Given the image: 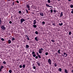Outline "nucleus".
Masks as SVG:
<instances>
[{
  "mask_svg": "<svg viewBox=\"0 0 73 73\" xmlns=\"http://www.w3.org/2000/svg\"><path fill=\"white\" fill-rule=\"evenodd\" d=\"M1 28L3 30H5L6 29V28H5V27H4V26L3 25L1 26Z\"/></svg>",
  "mask_w": 73,
  "mask_h": 73,
  "instance_id": "nucleus-3",
  "label": "nucleus"
},
{
  "mask_svg": "<svg viewBox=\"0 0 73 73\" xmlns=\"http://www.w3.org/2000/svg\"><path fill=\"white\" fill-rule=\"evenodd\" d=\"M66 53L65 52H64V55H66Z\"/></svg>",
  "mask_w": 73,
  "mask_h": 73,
  "instance_id": "nucleus-47",
  "label": "nucleus"
},
{
  "mask_svg": "<svg viewBox=\"0 0 73 73\" xmlns=\"http://www.w3.org/2000/svg\"><path fill=\"white\" fill-rule=\"evenodd\" d=\"M25 65L24 64H23V68H25Z\"/></svg>",
  "mask_w": 73,
  "mask_h": 73,
  "instance_id": "nucleus-26",
  "label": "nucleus"
},
{
  "mask_svg": "<svg viewBox=\"0 0 73 73\" xmlns=\"http://www.w3.org/2000/svg\"><path fill=\"white\" fill-rule=\"evenodd\" d=\"M33 22H34L33 24H34V25L36 23V21L35 20L33 21Z\"/></svg>",
  "mask_w": 73,
  "mask_h": 73,
  "instance_id": "nucleus-8",
  "label": "nucleus"
},
{
  "mask_svg": "<svg viewBox=\"0 0 73 73\" xmlns=\"http://www.w3.org/2000/svg\"><path fill=\"white\" fill-rule=\"evenodd\" d=\"M1 18H0V24H1Z\"/></svg>",
  "mask_w": 73,
  "mask_h": 73,
  "instance_id": "nucleus-31",
  "label": "nucleus"
},
{
  "mask_svg": "<svg viewBox=\"0 0 73 73\" xmlns=\"http://www.w3.org/2000/svg\"><path fill=\"white\" fill-rule=\"evenodd\" d=\"M71 13L72 14H73V11H71Z\"/></svg>",
  "mask_w": 73,
  "mask_h": 73,
  "instance_id": "nucleus-51",
  "label": "nucleus"
},
{
  "mask_svg": "<svg viewBox=\"0 0 73 73\" xmlns=\"http://www.w3.org/2000/svg\"><path fill=\"white\" fill-rule=\"evenodd\" d=\"M60 50H58V52L59 53V54H61V53H60Z\"/></svg>",
  "mask_w": 73,
  "mask_h": 73,
  "instance_id": "nucleus-16",
  "label": "nucleus"
},
{
  "mask_svg": "<svg viewBox=\"0 0 73 73\" xmlns=\"http://www.w3.org/2000/svg\"><path fill=\"white\" fill-rule=\"evenodd\" d=\"M67 56V54L66 53V56H64V55H63V56H64V57H66Z\"/></svg>",
  "mask_w": 73,
  "mask_h": 73,
  "instance_id": "nucleus-37",
  "label": "nucleus"
},
{
  "mask_svg": "<svg viewBox=\"0 0 73 73\" xmlns=\"http://www.w3.org/2000/svg\"><path fill=\"white\" fill-rule=\"evenodd\" d=\"M63 23H61V24L60 23H59L58 24V25H60V26H62L63 25Z\"/></svg>",
  "mask_w": 73,
  "mask_h": 73,
  "instance_id": "nucleus-15",
  "label": "nucleus"
},
{
  "mask_svg": "<svg viewBox=\"0 0 73 73\" xmlns=\"http://www.w3.org/2000/svg\"><path fill=\"white\" fill-rule=\"evenodd\" d=\"M38 57L39 58H40V59L41 58V56H40V55H38Z\"/></svg>",
  "mask_w": 73,
  "mask_h": 73,
  "instance_id": "nucleus-24",
  "label": "nucleus"
},
{
  "mask_svg": "<svg viewBox=\"0 0 73 73\" xmlns=\"http://www.w3.org/2000/svg\"><path fill=\"white\" fill-rule=\"evenodd\" d=\"M9 73H11L12 72V71L11 70H9Z\"/></svg>",
  "mask_w": 73,
  "mask_h": 73,
  "instance_id": "nucleus-25",
  "label": "nucleus"
},
{
  "mask_svg": "<svg viewBox=\"0 0 73 73\" xmlns=\"http://www.w3.org/2000/svg\"><path fill=\"white\" fill-rule=\"evenodd\" d=\"M4 68V67L3 66V65H1V68H0V72H1L2 71V70H3V68Z\"/></svg>",
  "mask_w": 73,
  "mask_h": 73,
  "instance_id": "nucleus-5",
  "label": "nucleus"
},
{
  "mask_svg": "<svg viewBox=\"0 0 73 73\" xmlns=\"http://www.w3.org/2000/svg\"><path fill=\"white\" fill-rule=\"evenodd\" d=\"M26 6L28 8H30V7L29 6V5L27 4L26 5Z\"/></svg>",
  "mask_w": 73,
  "mask_h": 73,
  "instance_id": "nucleus-12",
  "label": "nucleus"
},
{
  "mask_svg": "<svg viewBox=\"0 0 73 73\" xmlns=\"http://www.w3.org/2000/svg\"><path fill=\"white\" fill-rule=\"evenodd\" d=\"M35 40H36V41H38V40L37 39V37H35Z\"/></svg>",
  "mask_w": 73,
  "mask_h": 73,
  "instance_id": "nucleus-21",
  "label": "nucleus"
},
{
  "mask_svg": "<svg viewBox=\"0 0 73 73\" xmlns=\"http://www.w3.org/2000/svg\"><path fill=\"white\" fill-rule=\"evenodd\" d=\"M42 50H44V49L42 48H41L39 50V53L40 54H41L42 53Z\"/></svg>",
  "mask_w": 73,
  "mask_h": 73,
  "instance_id": "nucleus-1",
  "label": "nucleus"
},
{
  "mask_svg": "<svg viewBox=\"0 0 73 73\" xmlns=\"http://www.w3.org/2000/svg\"><path fill=\"white\" fill-rule=\"evenodd\" d=\"M29 10H30V7L28 8Z\"/></svg>",
  "mask_w": 73,
  "mask_h": 73,
  "instance_id": "nucleus-52",
  "label": "nucleus"
},
{
  "mask_svg": "<svg viewBox=\"0 0 73 73\" xmlns=\"http://www.w3.org/2000/svg\"><path fill=\"white\" fill-rule=\"evenodd\" d=\"M40 15L41 16H44V14L42 13H40Z\"/></svg>",
  "mask_w": 73,
  "mask_h": 73,
  "instance_id": "nucleus-7",
  "label": "nucleus"
},
{
  "mask_svg": "<svg viewBox=\"0 0 73 73\" xmlns=\"http://www.w3.org/2000/svg\"><path fill=\"white\" fill-rule=\"evenodd\" d=\"M26 48H29V45L27 44L26 45Z\"/></svg>",
  "mask_w": 73,
  "mask_h": 73,
  "instance_id": "nucleus-17",
  "label": "nucleus"
},
{
  "mask_svg": "<svg viewBox=\"0 0 73 73\" xmlns=\"http://www.w3.org/2000/svg\"><path fill=\"white\" fill-rule=\"evenodd\" d=\"M1 40H2V41H4V39L3 38H2L1 39Z\"/></svg>",
  "mask_w": 73,
  "mask_h": 73,
  "instance_id": "nucleus-33",
  "label": "nucleus"
},
{
  "mask_svg": "<svg viewBox=\"0 0 73 73\" xmlns=\"http://www.w3.org/2000/svg\"><path fill=\"white\" fill-rule=\"evenodd\" d=\"M45 55H46V56H47V55H48V53L47 52H45Z\"/></svg>",
  "mask_w": 73,
  "mask_h": 73,
  "instance_id": "nucleus-23",
  "label": "nucleus"
},
{
  "mask_svg": "<svg viewBox=\"0 0 73 73\" xmlns=\"http://www.w3.org/2000/svg\"><path fill=\"white\" fill-rule=\"evenodd\" d=\"M35 33L37 35H38V32L37 31H36L35 32Z\"/></svg>",
  "mask_w": 73,
  "mask_h": 73,
  "instance_id": "nucleus-13",
  "label": "nucleus"
},
{
  "mask_svg": "<svg viewBox=\"0 0 73 73\" xmlns=\"http://www.w3.org/2000/svg\"><path fill=\"white\" fill-rule=\"evenodd\" d=\"M12 16L11 17V18H12Z\"/></svg>",
  "mask_w": 73,
  "mask_h": 73,
  "instance_id": "nucleus-63",
  "label": "nucleus"
},
{
  "mask_svg": "<svg viewBox=\"0 0 73 73\" xmlns=\"http://www.w3.org/2000/svg\"><path fill=\"white\" fill-rule=\"evenodd\" d=\"M3 63L4 64H6V62L5 61H3Z\"/></svg>",
  "mask_w": 73,
  "mask_h": 73,
  "instance_id": "nucleus-41",
  "label": "nucleus"
},
{
  "mask_svg": "<svg viewBox=\"0 0 73 73\" xmlns=\"http://www.w3.org/2000/svg\"><path fill=\"white\" fill-rule=\"evenodd\" d=\"M50 11L51 12V13H52L53 11V10L52 9H51L50 10Z\"/></svg>",
  "mask_w": 73,
  "mask_h": 73,
  "instance_id": "nucleus-39",
  "label": "nucleus"
},
{
  "mask_svg": "<svg viewBox=\"0 0 73 73\" xmlns=\"http://www.w3.org/2000/svg\"><path fill=\"white\" fill-rule=\"evenodd\" d=\"M12 23V22H11V21H10L9 22V23L10 24H11Z\"/></svg>",
  "mask_w": 73,
  "mask_h": 73,
  "instance_id": "nucleus-48",
  "label": "nucleus"
},
{
  "mask_svg": "<svg viewBox=\"0 0 73 73\" xmlns=\"http://www.w3.org/2000/svg\"><path fill=\"white\" fill-rule=\"evenodd\" d=\"M58 70L59 72H62V70L61 69V68H60L59 69H58Z\"/></svg>",
  "mask_w": 73,
  "mask_h": 73,
  "instance_id": "nucleus-10",
  "label": "nucleus"
},
{
  "mask_svg": "<svg viewBox=\"0 0 73 73\" xmlns=\"http://www.w3.org/2000/svg\"><path fill=\"white\" fill-rule=\"evenodd\" d=\"M58 0L59 1H60L61 0Z\"/></svg>",
  "mask_w": 73,
  "mask_h": 73,
  "instance_id": "nucleus-59",
  "label": "nucleus"
},
{
  "mask_svg": "<svg viewBox=\"0 0 73 73\" xmlns=\"http://www.w3.org/2000/svg\"><path fill=\"white\" fill-rule=\"evenodd\" d=\"M26 11H27V13H28V11L27 10V9H26Z\"/></svg>",
  "mask_w": 73,
  "mask_h": 73,
  "instance_id": "nucleus-49",
  "label": "nucleus"
},
{
  "mask_svg": "<svg viewBox=\"0 0 73 73\" xmlns=\"http://www.w3.org/2000/svg\"><path fill=\"white\" fill-rule=\"evenodd\" d=\"M16 2H17V3H19V1H16Z\"/></svg>",
  "mask_w": 73,
  "mask_h": 73,
  "instance_id": "nucleus-50",
  "label": "nucleus"
},
{
  "mask_svg": "<svg viewBox=\"0 0 73 73\" xmlns=\"http://www.w3.org/2000/svg\"><path fill=\"white\" fill-rule=\"evenodd\" d=\"M36 54L37 55H38V56L39 55V54L38 52H36Z\"/></svg>",
  "mask_w": 73,
  "mask_h": 73,
  "instance_id": "nucleus-46",
  "label": "nucleus"
},
{
  "mask_svg": "<svg viewBox=\"0 0 73 73\" xmlns=\"http://www.w3.org/2000/svg\"><path fill=\"white\" fill-rule=\"evenodd\" d=\"M10 0H8L7 1H10Z\"/></svg>",
  "mask_w": 73,
  "mask_h": 73,
  "instance_id": "nucleus-56",
  "label": "nucleus"
},
{
  "mask_svg": "<svg viewBox=\"0 0 73 73\" xmlns=\"http://www.w3.org/2000/svg\"><path fill=\"white\" fill-rule=\"evenodd\" d=\"M27 37V40L29 41H30L29 38V37H28V36H26Z\"/></svg>",
  "mask_w": 73,
  "mask_h": 73,
  "instance_id": "nucleus-20",
  "label": "nucleus"
},
{
  "mask_svg": "<svg viewBox=\"0 0 73 73\" xmlns=\"http://www.w3.org/2000/svg\"><path fill=\"white\" fill-rule=\"evenodd\" d=\"M70 7L71 8H73V5H72V4H71L70 6Z\"/></svg>",
  "mask_w": 73,
  "mask_h": 73,
  "instance_id": "nucleus-14",
  "label": "nucleus"
},
{
  "mask_svg": "<svg viewBox=\"0 0 73 73\" xmlns=\"http://www.w3.org/2000/svg\"><path fill=\"white\" fill-rule=\"evenodd\" d=\"M54 66L55 67L57 66V65L56 64V63H54Z\"/></svg>",
  "mask_w": 73,
  "mask_h": 73,
  "instance_id": "nucleus-30",
  "label": "nucleus"
},
{
  "mask_svg": "<svg viewBox=\"0 0 73 73\" xmlns=\"http://www.w3.org/2000/svg\"><path fill=\"white\" fill-rule=\"evenodd\" d=\"M48 63L50 65L52 64V61L50 59H49L48 60Z\"/></svg>",
  "mask_w": 73,
  "mask_h": 73,
  "instance_id": "nucleus-2",
  "label": "nucleus"
},
{
  "mask_svg": "<svg viewBox=\"0 0 73 73\" xmlns=\"http://www.w3.org/2000/svg\"><path fill=\"white\" fill-rule=\"evenodd\" d=\"M42 23L43 24H45V22H44V21H43V22H42Z\"/></svg>",
  "mask_w": 73,
  "mask_h": 73,
  "instance_id": "nucleus-45",
  "label": "nucleus"
},
{
  "mask_svg": "<svg viewBox=\"0 0 73 73\" xmlns=\"http://www.w3.org/2000/svg\"><path fill=\"white\" fill-rule=\"evenodd\" d=\"M46 5L47 7H51V6H50L49 5H48V4H46Z\"/></svg>",
  "mask_w": 73,
  "mask_h": 73,
  "instance_id": "nucleus-22",
  "label": "nucleus"
},
{
  "mask_svg": "<svg viewBox=\"0 0 73 73\" xmlns=\"http://www.w3.org/2000/svg\"><path fill=\"white\" fill-rule=\"evenodd\" d=\"M35 53L34 52V51H33L32 52V54H35Z\"/></svg>",
  "mask_w": 73,
  "mask_h": 73,
  "instance_id": "nucleus-28",
  "label": "nucleus"
},
{
  "mask_svg": "<svg viewBox=\"0 0 73 73\" xmlns=\"http://www.w3.org/2000/svg\"><path fill=\"white\" fill-rule=\"evenodd\" d=\"M38 20V19H36V20Z\"/></svg>",
  "mask_w": 73,
  "mask_h": 73,
  "instance_id": "nucleus-58",
  "label": "nucleus"
},
{
  "mask_svg": "<svg viewBox=\"0 0 73 73\" xmlns=\"http://www.w3.org/2000/svg\"><path fill=\"white\" fill-rule=\"evenodd\" d=\"M68 1H71L72 0H68Z\"/></svg>",
  "mask_w": 73,
  "mask_h": 73,
  "instance_id": "nucleus-55",
  "label": "nucleus"
},
{
  "mask_svg": "<svg viewBox=\"0 0 73 73\" xmlns=\"http://www.w3.org/2000/svg\"><path fill=\"white\" fill-rule=\"evenodd\" d=\"M51 41H52V42H54L55 41L54 40H51Z\"/></svg>",
  "mask_w": 73,
  "mask_h": 73,
  "instance_id": "nucleus-44",
  "label": "nucleus"
},
{
  "mask_svg": "<svg viewBox=\"0 0 73 73\" xmlns=\"http://www.w3.org/2000/svg\"><path fill=\"white\" fill-rule=\"evenodd\" d=\"M50 7H52V8L53 7H52V6H51Z\"/></svg>",
  "mask_w": 73,
  "mask_h": 73,
  "instance_id": "nucleus-60",
  "label": "nucleus"
},
{
  "mask_svg": "<svg viewBox=\"0 0 73 73\" xmlns=\"http://www.w3.org/2000/svg\"><path fill=\"white\" fill-rule=\"evenodd\" d=\"M22 65H20L19 66V68H22Z\"/></svg>",
  "mask_w": 73,
  "mask_h": 73,
  "instance_id": "nucleus-34",
  "label": "nucleus"
},
{
  "mask_svg": "<svg viewBox=\"0 0 73 73\" xmlns=\"http://www.w3.org/2000/svg\"><path fill=\"white\" fill-rule=\"evenodd\" d=\"M14 2H13V5H14Z\"/></svg>",
  "mask_w": 73,
  "mask_h": 73,
  "instance_id": "nucleus-54",
  "label": "nucleus"
},
{
  "mask_svg": "<svg viewBox=\"0 0 73 73\" xmlns=\"http://www.w3.org/2000/svg\"><path fill=\"white\" fill-rule=\"evenodd\" d=\"M64 72L65 73H68V72L67 70H65Z\"/></svg>",
  "mask_w": 73,
  "mask_h": 73,
  "instance_id": "nucleus-19",
  "label": "nucleus"
},
{
  "mask_svg": "<svg viewBox=\"0 0 73 73\" xmlns=\"http://www.w3.org/2000/svg\"><path fill=\"white\" fill-rule=\"evenodd\" d=\"M72 11H73V9H72Z\"/></svg>",
  "mask_w": 73,
  "mask_h": 73,
  "instance_id": "nucleus-61",
  "label": "nucleus"
},
{
  "mask_svg": "<svg viewBox=\"0 0 73 73\" xmlns=\"http://www.w3.org/2000/svg\"><path fill=\"white\" fill-rule=\"evenodd\" d=\"M8 43H9V44H11V40H8Z\"/></svg>",
  "mask_w": 73,
  "mask_h": 73,
  "instance_id": "nucleus-9",
  "label": "nucleus"
},
{
  "mask_svg": "<svg viewBox=\"0 0 73 73\" xmlns=\"http://www.w3.org/2000/svg\"><path fill=\"white\" fill-rule=\"evenodd\" d=\"M52 25L54 26H55V23H52Z\"/></svg>",
  "mask_w": 73,
  "mask_h": 73,
  "instance_id": "nucleus-32",
  "label": "nucleus"
},
{
  "mask_svg": "<svg viewBox=\"0 0 73 73\" xmlns=\"http://www.w3.org/2000/svg\"><path fill=\"white\" fill-rule=\"evenodd\" d=\"M63 12H61V13L60 14V17H61L62 16H63Z\"/></svg>",
  "mask_w": 73,
  "mask_h": 73,
  "instance_id": "nucleus-6",
  "label": "nucleus"
},
{
  "mask_svg": "<svg viewBox=\"0 0 73 73\" xmlns=\"http://www.w3.org/2000/svg\"><path fill=\"white\" fill-rule=\"evenodd\" d=\"M19 14H20V13H21V11H19Z\"/></svg>",
  "mask_w": 73,
  "mask_h": 73,
  "instance_id": "nucleus-42",
  "label": "nucleus"
},
{
  "mask_svg": "<svg viewBox=\"0 0 73 73\" xmlns=\"http://www.w3.org/2000/svg\"><path fill=\"white\" fill-rule=\"evenodd\" d=\"M33 69H35V68H36V67H35V66H33Z\"/></svg>",
  "mask_w": 73,
  "mask_h": 73,
  "instance_id": "nucleus-43",
  "label": "nucleus"
},
{
  "mask_svg": "<svg viewBox=\"0 0 73 73\" xmlns=\"http://www.w3.org/2000/svg\"><path fill=\"white\" fill-rule=\"evenodd\" d=\"M54 13H56V10H54Z\"/></svg>",
  "mask_w": 73,
  "mask_h": 73,
  "instance_id": "nucleus-38",
  "label": "nucleus"
},
{
  "mask_svg": "<svg viewBox=\"0 0 73 73\" xmlns=\"http://www.w3.org/2000/svg\"><path fill=\"white\" fill-rule=\"evenodd\" d=\"M72 73H73V70H72Z\"/></svg>",
  "mask_w": 73,
  "mask_h": 73,
  "instance_id": "nucleus-53",
  "label": "nucleus"
},
{
  "mask_svg": "<svg viewBox=\"0 0 73 73\" xmlns=\"http://www.w3.org/2000/svg\"><path fill=\"white\" fill-rule=\"evenodd\" d=\"M50 9H52V8H50Z\"/></svg>",
  "mask_w": 73,
  "mask_h": 73,
  "instance_id": "nucleus-57",
  "label": "nucleus"
},
{
  "mask_svg": "<svg viewBox=\"0 0 73 73\" xmlns=\"http://www.w3.org/2000/svg\"><path fill=\"white\" fill-rule=\"evenodd\" d=\"M35 58L36 59H37L38 58V56H36L35 57Z\"/></svg>",
  "mask_w": 73,
  "mask_h": 73,
  "instance_id": "nucleus-40",
  "label": "nucleus"
},
{
  "mask_svg": "<svg viewBox=\"0 0 73 73\" xmlns=\"http://www.w3.org/2000/svg\"><path fill=\"white\" fill-rule=\"evenodd\" d=\"M33 26L35 28L37 26L36 25H33Z\"/></svg>",
  "mask_w": 73,
  "mask_h": 73,
  "instance_id": "nucleus-18",
  "label": "nucleus"
},
{
  "mask_svg": "<svg viewBox=\"0 0 73 73\" xmlns=\"http://www.w3.org/2000/svg\"><path fill=\"white\" fill-rule=\"evenodd\" d=\"M71 32H69V35H71Z\"/></svg>",
  "mask_w": 73,
  "mask_h": 73,
  "instance_id": "nucleus-35",
  "label": "nucleus"
},
{
  "mask_svg": "<svg viewBox=\"0 0 73 73\" xmlns=\"http://www.w3.org/2000/svg\"><path fill=\"white\" fill-rule=\"evenodd\" d=\"M36 56V55L35 54H33V57H35Z\"/></svg>",
  "mask_w": 73,
  "mask_h": 73,
  "instance_id": "nucleus-36",
  "label": "nucleus"
},
{
  "mask_svg": "<svg viewBox=\"0 0 73 73\" xmlns=\"http://www.w3.org/2000/svg\"><path fill=\"white\" fill-rule=\"evenodd\" d=\"M15 38L12 37L11 40H12V41H15Z\"/></svg>",
  "mask_w": 73,
  "mask_h": 73,
  "instance_id": "nucleus-11",
  "label": "nucleus"
},
{
  "mask_svg": "<svg viewBox=\"0 0 73 73\" xmlns=\"http://www.w3.org/2000/svg\"><path fill=\"white\" fill-rule=\"evenodd\" d=\"M37 20H38V19H37Z\"/></svg>",
  "mask_w": 73,
  "mask_h": 73,
  "instance_id": "nucleus-62",
  "label": "nucleus"
},
{
  "mask_svg": "<svg viewBox=\"0 0 73 73\" xmlns=\"http://www.w3.org/2000/svg\"><path fill=\"white\" fill-rule=\"evenodd\" d=\"M37 64L39 66H40V64L38 62L37 63Z\"/></svg>",
  "mask_w": 73,
  "mask_h": 73,
  "instance_id": "nucleus-29",
  "label": "nucleus"
},
{
  "mask_svg": "<svg viewBox=\"0 0 73 73\" xmlns=\"http://www.w3.org/2000/svg\"><path fill=\"white\" fill-rule=\"evenodd\" d=\"M21 23L22 24V23L24 21H25V19H24L22 18L21 19Z\"/></svg>",
  "mask_w": 73,
  "mask_h": 73,
  "instance_id": "nucleus-4",
  "label": "nucleus"
},
{
  "mask_svg": "<svg viewBox=\"0 0 73 73\" xmlns=\"http://www.w3.org/2000/svg\"><path fill=\"white\" fill-rule=\"evenodd\" d=\"M48 3H50V0H48Z\"/></svg>",
  "mask_w": 73,
  "mask_h": 73,
  "instance_id": "nucleus-27",
  "label": "nucleus"
}]
</instances>
